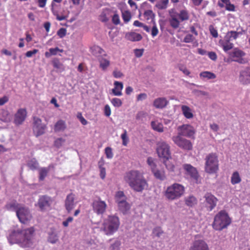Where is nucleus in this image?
I'll use <instances>...</instances> for the list:
<instances>
[{"label": "nucleus", "mask_w": 250, "mask_h": 250, "mask_svg": "<svg viewBox=\"0 0 250 250\" xmlns=\"http://www.w3.org/2000/svg\"><path fill=\"white\" fill-rule=\"evenodd\" d=\"M114 88L112 89V93L114 96H120L122 95V92L123 89V84L122 82L115 81L114 83Z\"/></svg>", "instance_id": "nucleus-22"}, {"label": "nucleus", "mask_w": 250, "mask_h": 250, "mask_svg": "<svg viewBox=\"0 0 250 250\" xmlns=\"http://www.w3.org/2000/svg\"><path fill=\"white\" fill-rule=\"evenodd\" d=\"M168 103V101L166 98L159 97L154 100L153 105L157 109H163L167 105Z\"/></svg>", "instance_id": "nucleus-19"}, {"label": "nucleus", "mask_w": 250, "mask_h": 250, "mask_svg": "<svg viewBox=\"0 0 250 250\" xmlns=\"http://www.w3.org/2000/svg\"><path fill=\"white\" fill-rule=\"evenodd\" d=\"M169 145L165 142L160 141L157 144V152L159 157L164 159L171 158Z\"/></svg>", "instance_id": "nucleus-9"}, {"label": "nucleus", "mask_w": 250, "mask_h": 250, "mask_svg": "<svg viewBox=\"0 0 250 250\" xmlns=\"http://www.w3.org/2000/svg\"><path fill=\"white\" fill-rule=\"evenodd\" d=\"M126 200V197L124 193L122 191H119L116 192L115 195V200L117 203H119L120 201H124Z\"/></svg>", "instance_id": "nucleus-39"}, {"label": "nucleus", "mask_w": 250, "mask_h": 250, "mask_svg": "<svg viewBox=\"0 0 250 250\" xmlns=\"http://www.w3.org/2000/svg\"><path fill=\"white\" fill-rule=\"evenodd\" d=\"M170 18L169 22L170 26L174 29H177L179 27L181 21L180 12H177L174 8L168 11Z\"/></svg>", "instance_id": "nucleus-11"}, {"label": "nucleus", "mask_w": 250, "mask_h": 250, "mask_svg": "<svg viewBox=\"0 0 250 250\" xmlns=\"http://www.w3.org/2000/svg\"><path fill=\"white\" fill-rule=\"evenodd\" d=\"M178 68L185 75H189L190 74L189 71L184 65H180L178 66Z\"/></svg>", "instance_id": "nucleus-62"}, {"label": "nucleus", "mask_w": 250, "mask_h": 250, "mask_svg": "<svg viewBox=\"0 0 250 250\" xmlns=\"http://www.w3.org/2000/svg\"><path fill=\"white\" fill-rule=\"evenodd\" d=\"M178 135L180 136H186L191 137L194 134V131L193 127L188 125H184L180 126L178 128Z\"/></svg>", "instance_id": "nucleus-17"}, {"label": "nucleus", "mask_w": 250, "mask_h": 250, "mask_svg": "<svg viewBox=\"0 0 250 250\" xmlns=\"http://www.w3.org/2000/svg\"><path fill=\"white\" fill-rule=\"evenodd\" d=\"M66 30L65 28H62L57 32V35L61 38L64 37L66 35Z\"/></svg>", "instance_id": "nucleus-63"}, {"label": "nucleus", "mask_w": 250, "mask_h": 250, "mask_svg": "<svg viewBox=\"0 0 250 250\" xmlns=\"http://www.w3.org/2000/svg\"><path fill=\"white\" fill-rule=\"evenodd\" d=\"M104 115L107 117H109L111 115V109L109 105L106 104L104 106Z\"/></svg>", "instance_id": "nucleus-64"}, {"label": "nucleus", "mask_w": 250, "mask_h": 250, "mask_svg": "<svg viewBox=\"0 0 250 250\" xmlns=\"http://www.w3.org/2000/svg\"><path fill=\"white\" fill-rule=\"evenodd\" d=\"M238 80L242 84L250 83V66L245 67L240 71Z\"/></svg>", "instance_id": "nucleus-16"}, {"label": "nucleus", "mask_w": 250, "mask_h": 250, "mask_svg": "<svg viewBox=\"0 0 250 250\" xmlns=\"http://www.w3.org/2000/svg\"><path fill=\"white\" fill-rule=\"evenodd\" d=\"M110 101L113 105L115 107H119L121 106L122 104V101L119 98H113L110 100Z\"/></svg>", "instance_id": "nucleus-52"}, {"label": "nucleus", "mask_w": 250, "mask_h": 250, "mask_svg": "<svg viewBox=\"0 0 250 250\" xmlns=\"http://www.w3.org/2000/svg\"><path fill=\"white\" fill-rule=\"evenodd\" d=\"M231 223L230 218L225 211L221 210L214 217L213 228L217 230H221L227 228Z\"/></svg>", "instance_id": "nucleus-6"}, {"label": "nucleus", "mask_w": 250, "mask_h": 250, "mask_svg": "<svg viewBox=\"0 0 250 250\" xmlns=\"http://www.w3.org/2000/svg\"><path fill=\"white\" fill-rule=\"evenodd\" d=\"M245 53L242 50L235 48L230 53V55L231 57L234 59L239 58L240 57H244L245 56Z\"/></svg>", "instance_id": "nucleus-34"}, {"label": "nucleus", "mask_w": 250, "mask_h": 250, "mask_svg": "<svg viewBox=\"0 0 250 250\" xmlns=\"http://www.w3.org/2000/svg\"><path fill=\"white\" fill-rule=\"evenodd\" d=\"M109 11L107 9H103L99 16V20L102 22H106L109 20L107 16L109 15Z\"/></svg>", "instance_id": "nucleus-36"}, {"label": "nucleus", "mask_w": 250, "mask_h": 250, "mask_svg": "<svg viewBox=\"0 0 250 250\" xmlns=\"http://www.w3.org/2000/svg\"><path fill=\"white\" fill-rule=\"evenodd\" d=\"M243 34V32H236L233 31H229L225 36L224 38L230 42L236 40L240 35Z\"/></svg>", "instance_id": "nucleus-26"}, {"label": "nucleus", "mask_w": 250, "mask_h": 250, "mask_svg": "<svg viewBox=\"0 0 250 250\" xmlns=\"http://www.w3.org/2000/svg\"><path fill=\"white\" fill-rule=\"evenodd\" d=\"M209 30L210 31V33L211 35L214 37V38H217L218 36V32L217 30H216L213 25H210L209 26Z\"/></svg>", "instance_id": "nucleus-57"}, {"label": "nucleus", "mask_w": 250, "mask_h": 250, "mask_svg": "<svg viewBox=\"0 0 250 250\" xmlns=\"http://www.w3.org/2000/svg\"><path fill=\"white\" fill-rule=\"evenodd\" d=\"M66 127L65 122L62 120H59L54 125L55 132H58L64 131Z\"/></svg>", "instance_id": "nucleus-28"}, {"label": "nucleus", "mask_w": 250, "mask_h": 250, "mask_svg": "<svg viewBox=\"0 0 250 250\" xmlns=\"http://www.w3.org/2000/svg\"><path fill=\"white\" fill-rule=\"evenodd\" d=\"M144 16L147 20L151 19L152 21H153L155 17V15L152 11L150 10L146 11L144 13Z\"/></svg>", "instance_id": "nucleus-53"}, {"label": "nucleus", "mask_w": 250, "mask_h": 250, "mask_svg": "<svg viewBox=\"0 0 250 250\" xmlns=\"http://www.w3.org/2000/svg\"><path fill=\"white\" fill-rule=\"evenodd\" d=\"M100 66L104 70L109 65V61L104 58H99Z\"/></svg>", "instance_id": "nucleus-41"}, {"label": "nucleus", "mask_w": 250, "mask_h": 250, "mask_svg": "<svg viewBox=\"0 0 250 250\" xmlns=\"http://www.w3.org/2000/svg\"><path fill=\"white\" fill-rule=\"evenodd\" d=\"M93 210L98 215H102L106 210V204L100 198L95 199L92 204Z\"/></svg>", "instance_id": "nucleus-12"}, {"label": "nucleus", "mask_w": 250, "mask_h": 250, "mask_svg": "<svg viewBox=\"0 0 250 250\" xmlns=\"http://www.w3.org/2000/svg\"><path fill=\"white\" fill-rule=\"evenodd\" d=\"M54 166L52 165H50L47 167H41L39 169V179L41 181H43L47 175V174L51 168H53Z\"/></svg>", "instance_id": "nucleus-25"}, {"label": "nucleus", "mask_w": 250, "mask_h": 250, "mask_svg": "<svg viewBox=\"0 0 250 250\" xmlns=\"http://www.w3.org/2000/svg\"><path fill=\"white\" fill-rule=\"evenodd\" d=\"M194 38L191 34L187 35L184 39V42L186 43H189L193 41Z\"/></svg>", "instance_id": "nucleus-60"}, {"label": "nucleus", "mask_w": 250, "mask_h": 250, "mask_svg": "<svg viewBox=\"0 0 250 250\" xmlns=\"http://www.w3.org/2000/svg\"><path fill=\"white\" fill-rule=\"evenodd\" d=\"M121 243L119 240H116L110 247V250H120V247Z\"/></svg>", "instance_id": "nucleus-54"}, {"label": "nucleus", "mask_w": 250, "mask_h": 250, "mask_svg": "<svg viewBox=\"0 0 250 250\" xmlns=\"http://www.w3.org/2000/svg\"><path fill=\"white\" fill-rule=\"evenodd\" d=\"M60 51L61 52H62V50H60L58 47L56 48H50L49 50V52H46L45 53V56L47 58L50 57L52 55H55L57 54V52Z\"/></svg>", "instance_id": "nucleus-44"}, {"label": "nucleus", "mask_w": 250, "mask_h": 250, "mask_svg": "<svg viewBox=\"0 0 250 250\" xmlns=\"http://www.w3.org/2000/svg\"><path fill=\"white\" fill-rule=\"evenodd\" d=\"M147 163L151 169L152 172L157 169L156 165L152 158L148 157L147 160Z\"/></svg>", "instance_id": "nucleus-45"}, {"label": "nucleus", "mask_w": 250, "mask_h": 250, "mask_svg": "<svg viewBox=\"0 0 250 250\" xmlns=\"http://www.w3.org/2000/svg\"><path fill=\"white\" fill-rule=\"evenodd\" d=\"M181 109L184 116L187 119H191L193 117L191 109L188 106L183 105L181 107Z\"/></svg>", "instance_id": "nucleus-30"}, {"label": "nucleus", "mask_w": 250, "mask_h": 250, "mask_svg": "<svg viewBox=\"0 0 250 250\" xmlns=\"http://www.w3.org/2000/svg\"><path fill=\"white\" fill-rule=\"evenodd\" d=\"M185 204L187 206L192 207L197 203V199L192 195L186 197L185 198Z\"/></svg>", "instance_id": "nucleus-31"}, {"label": "nucleus", "mask_w": 250, "mask_h": 250, "mask_svg": "<svg viewBox=\"0 0 250 250\" xmlns=\"http://www.w3.org/2000/svg\"><path fill=\"white\" fill-rule=\"evenodd\" d=\"M105 153L107 158L111 159L113 156L112 149L109 147H107L105 148Z\"/></svg>", "instance_id": "nucleus-61"}, {"label": "nucleus", "mask_w": 250, "mask_h": 250, "mask_svg": "<svg viewBox=\"0 0 250 250\" xmlns=\"http://www.w3.org/2000/svg\"><path fill=\"white\" fill-rule=\"evenodd\" d=\"M53 202L51 197L47 195H42L39 197L37 205L42 211H44L51 207Z\"/></svg>", "instance_id": "nucleus-10"}, {"label": "nucleus", "mask_w": 250, "mask_h": 250, "mask_svg": "<svg viewBox=\"0 0 250 250\" xmlns=\"http://www.w3.org/2000/svg\"><path fill=\"white\" fill-rule=\"evenodd\" d=\"M159 31L156 26L155 22H153V26L151 30V34L153 37L156 36L158 34Z\"/></svg>", "instance_id": "nucleus-58"}, {"label": "nucleus", "mask_w": 250, "mask_h": 250, "mask_svg": "<svg viewBox=\"0 0 250 250\" xmlns=\"http://www.w3.org/2000/svg\"><path fill=\"white\" fill-rule=\"evenodd\" d=\"M119 209L123 213H126L129 209L130 206L128 203H127L126 201H120L119 203H117Z\"/></svg>", "instance_id": "nucleus-32"}, {"label": "nucleus", "mask_w": 250, "mask_h": 250, "mask_svg": "<svg viewBox=\"0 0 250 250\" xmlns=\"http://www.w3.org/2000/svg\"><path fill=\"white\" fill-rule=\"evenodd\" d=\"M241 182V178L238 172H234L231 178V182L232 184L235 185Z\"/></svg>", "instance_id": "nucleus-40"}, {"label": "nucleus", "mask_w": 250, "mask_h": 250, "mask_svg": "<svg viewBox=\"0 0 250 250\" xmlns=\"http://www.w3.org/2000/svg\"><path fill=\"white\" fill-rule=\"evenodd\" d=\"M66 209L68 212H70L74 208V195L71 193L67 195L65 203Z\"/></svg>", "instance_id": "nucleus-21"}, {"label": "nucleus", "mask_w": 250, "mask_h": 250, "mask_svg": "<svg viewBox=\"0 0 250 250\" xmlns=\"http://www.w3.org/2000/svg\"><path fill=\"white\" fill-rule=\"evenodd\" d=\"M200 77L203 79L210 80L215 79L216 75L209 71H204L200 74Z\"/></svg>", "instance_id": "nucleus-35"}, {"label": "nucleus", "mask_w": 250, "mask_h": 250, "mask_svg": "<svg viewBox=\"0 0 250 250\" xmlns=\"http://www.w3.org/2000/svg\"><path fill=\"white\" fill-rule=\"evenodd\" d=\"M219 43L220 45L223 47L225 52H227L228 51L230 50L233 48V43L230 42V41L226 40L225 38L223 40H220L219 41Z\"/></svg>", "instance_id": "nucleus-24"}, {"label": "nucleus", "mask_w": 250, "mask_h": 250, "mask_svg": "<svg viewBox=\"0 0 250 250\" xmlns=\"http://www.w3.org/2000/svg\"><path fill=\"white\" fill-rule=\"evenodd\" d=\"M151 126L153 129L156 131L159 132H163L164 131L163 125L158 121H152L151 122Z\"/></svg>", "instance_id": "nucleus-33"}, {"label": "nucleus", "mask_w": 250, "mask_h": 250, "mask_svg": "<svg viewBox=\"0 0 250 250\" xmlns=\"http://www.w3.org/2000/svg\"><path fill=\"white\" fill-rule=\"evenodd\" d=\"M47 128L46 125L42 123V120L37 117L33 118V131L37 137L44 134Z\"/></svg>", "instance_id": "nucleus-8"}, {"label": "nucleus", "mask_w": 250, "mask_h": 250, "mask_svg": "<svg viewBox=\"0 0 250 250\" xmlns=\"http://www.w3.org/2000/svg\"><path fill=\"white\" fill-rule=\"evenodd\" d=\"M164 163L168 170L171 171L174 170V166L169 161V159H164Z\"/></svg>", "instance_id": "nucleus-48"}, {"label": "nucleus", "mask_w": 250, "mask_h": 250, "mask_svg": "<svg viewBox=\"0 0 250 250\" xmlns=\"http://www.w3.org/2000/svg\"><path fill=\"white\" fill-rule=\"evenodd\" d=\"M119 225L120 222L117 217L109 216L104 220L101 229L106 235H112L118 230Z\"/></svg>", "instance_id": "nucleus-5"}, {"label": "nucleus", "mask_w": 250, "mask_h": 250, "mask_svg": "<svg viewBox=\"0 0 250 250\" xmlns=\"http://www.w3.org/2000/svg\"><path fill=\"white\" fill-rule=\"evenodd\" d=\"M27 166L31 169L35 170L38 167L39 163L36 159H32L29 161Z\"/></svg>", "instance_id": "nucleus-43"}, {"label": "nucleus", "mask_w": 250, "mask_h": 250, "mask_svg": "<svg viewBox=\"0 0 250 250\" xmlns=\"http://www.w3.org/2000/svg\"><path fill=\"white\" fill-rule=\"evenodd\" d=\"M8 210H13L16 211V215L19 221L22 224H27L32 218V215L29 209L17 203H12L6 206Z\"/></svg>", "instance_id": "nucleus-3"}, {"label": "nucleus", "mask_w": 250, "mask_h": 250, "mask_svg": "<svg viewBox=\"0 0 250 250\" xmlns=\"http://www.w3.org/2000/svg\"><path fill=\"white\" fill-rule=\"evenodd\" d=\"M124 180L136 192H141L148 186L144 176L138 170H132L126 172Z\"/></svg>", "instance_id": "nucleus-2"}, {"label": "nucleus", "mask_w": 250, "mask_h": 250, "mask_svg": "<svg viewBox=\"0 0 250 250\" xmlns=\"http://www.w3.org/2000/svg\"><path fill=\"white\" fill-rule=\"evenodd\" d=\"M48 240L52 244L56 243L58 241V236L57 233L52 232L49 234Z\"/></svg>", "instance_id": "nucleus-42"}, {"label": "nucleus", "mask_w": 250, "mask_h": 250, "mask_svg": "<svg viewBox=\"0 0 250 250\" xmlns=\"http://www.w3.org/2000/svg\"><path fill=\"white\" fill-rule=\"evenodd\" d=\"M168 2V0H160L156 3V7L160 10L165 9L167 8Z\"/></svg>", "instance_id": "nucleus-38"}, {"label": "nucleus", "mask_w": 250, "mask_h": 250, "mask_svg": "<svg viewBox=\"0 0 250 250\" xmlns=\"http://www.w3.org/2000/svg\"><path fill=\"white\" fill-rule=\"evenodd\" d=\"M112 22L115 25H118L120 24V20L119 15L116 13L114 14V15L112 17Z\"/></svg>", "instance_id": "nucleus-59"}, {"label": "nucleus", "mask_w": 250, "mask_h": 250, "mask_svg": "<svg viewBox=\"0 0 250 250\" xmlns=\"http://www.w3.org/2000/svg\"><path fill=\"white\" fill-rule=\"evenodd\" d=\"M204 204L208 211H211L216 206L217 199L212 194L207 193L204 195Z\"/></svg>", "instance_id": "nucleus-15"}, {"label": "nucleus", "mask_w": 250, "mask_h": 250, "mask_svg": "<svg viewBox=\"0 0 250 250\" xmlns=\"http://www.w3.org/2000/svg\"><path fill=\"white\" fill-rule=\"evenodd\" d=\"M121 137L123 141V145L124 146H126L129 141V139L127 137V131L126 130H124V133L121 135Z\"/></svg>", "instance_id": "nucleus-51"}, {"label": "nucleus", "mask_w": 250, "mask_h": 250, "mask_svg": "<svg viewBox=\"0 0 250 250\" xmlns=\"http://www.w3.org/2000/svg\"><path fill=\"white\" fill-rule=\"evenodd\" d=\"M0 120L4 122L8 123L11 120V116L6 110H2L0 112Z\"/></svg>", "instance_id": "nucleus-27"}, {"label": "nucleus", "mask_w": 250, "mask_h": 250, "mask_svg": "<svg viewBox=\"0 0 250 250\" xmlns=\"http://www.w3.org/2000/svg\"><path fill=\"white\" fill-rule=\"evenodd\" d=\"M92 53L95 56L101 54L104 50L99 46H94L91 48Z\"/></svg>", "instance_id": "nucleus-46"}, {"label": "nucleus", "mask_w": 250, "mask_h": 250, "mask_svg": "<svg viewBox=\"0 0 250 250\" xmlns=\"http://www.w3.org/2000/svg\"><path fill=\"white\" fill-rule=\"evenodd\" d=\"M152 233L155 236L159 237L163 233V231L160 227H156L153 229Z\"/></svg>", "instance_id": "nucleus-56"}, {"label": "nucleus", "mask_w": 250, "mask_h": 250, "mask_svg": "<svg viewBox=\"0 0 250 250\" xmlns=\"http://www.w3.org/2000/svg\"><path fill=\"white\" fill-rule=\"evenodd\" d=\"M34 231L33 227L24 229H14L9 233L7 238L11 244H17L22 247H28L32 243Z\"/></svg>", "instance_id": "nucleus-1"}, {"label": "nucleus", "mask_w": 250, "mask_h": 250, "mask_svg": "<svg viewBox=\"0 0 250 250\" xmlns=\"http://www.w3.org/2000/svg\"><path fill=\"white\" fill-rule=\"evenodd\" d=\"M65 142V140L62 138H57L54 141V146L57 148H60Z\"/></svg>", "instance_id": "nucleus-50"}, {"label": "nucleus", "mask_w": 250, "mask_h": 250, "mask_svg": "<svg viewBox=\"0 0 250 250\" xmlns=\"http://www.w3.org/2000/svg\"><path fill=\"white\" fill-rule=\"evenodd\" d=\"M122 17L125 22H128L131 19V15L130 12L125 11L122 13Z\"/></svg>", "instance_id": "nucleus-55"}, {"label": "nucleus", "mask_w": 250, "mask_h": 250, "mask_svg": "<svg viewBox=\"0 0 250 250\" xmlns=\"http://www.w3.org/2000/svg\"><path fill=\"white\" fill-rule=\"evenodd\" d=\"M53 65L55 68L59 69L60 71H62L64 70L63 64L58 60H54L53 61Z\"/></svg>", "instance_id": "nucleus-47"}, {"label": "nucleus", "mask_w": 250, "mask_h": 250, "mask_svg": "<svg viewBox=\"0 0 250 250\" xmlns=\"http://www.w3.org/2000/svg\"><path fill=\"white\" fill-rule=\"evenodd\" d=\"M232 61L243 64H246L249 63V59L246 58H244L243 57H240L237 59H232Z\"/></svg>", "instance_id": "nucleus-49"}, {"label": "nucleus", "mask_w": 250, "mask_h": 250, "mask_svg": "<svg viewBox=\"0 0 250 250\" xmlns=\"http://www.w3.org/2000/svg\"><path fill=\"white\" fill-rule=\"evenodd\" d=\"M154 177L158 180L160 181H164L166 179V175L165 172L163 170L155 169L152 172Z\"/></svg>", "instance_id": "nucleus-29"}, {"label": "nucleus", "mask_w": 250, "mask_h": 250, "mask_svg": "<svg viewBox=\"0 0 250 250\" xmlns=\"http://www.w3.org/2000/svg\"><path fill=\"white\" fill-rule=\"evenodd\" d=\"M184 169L186 171L187 174L189 175L191 178L197 180L198 177V174L196 169L189 164L184 165Z\"/></svg>", "instance_id": "nucleus-20"}, {"label": "nucleus", "mask_w": 250, "mask_h": 250, "mask_svg": "<svg viewBox=\"0 0 250 250\" xmlns=\"http://www.w3.org/2000/svg\"><path fill=\"white\" fill-rule=\"evenodd\" d=\"M181 22L188 21L189 18L188 11L186 9H182L179 11Z\"/></svg>", "instance_id": "nucleus-37"}, {"label": "nucleus", "mask_w": 250, "mask_h": 250, "mask_svg": "<svg viewBox=\"0 0 250 250\" xmlns=\"http://www.w3.org/2000/svg\"><path fill=\"white\" fill-rule=\"evenodd\" d=\"M172 140L179 147L185 150H191L192 145L190 141L177 135L172 137Z\"/></svg>", "instance_id": "nucleus-13"}, {"label": "nucleus", "mask_w": 250, "mask_h": 250, "mask_svg": "<svg viewBox=\"0 0 250 250\" xmlns=\"http://www.w3.org/2000/svg\"><path fill=\"white\" fill-rule=\"evenodd\" d=\"M27 112L25 108L18 109L14 116V124L17 125H21L25 120Z\"/></svg>", "instance_id": "nucleus-18"}, {"label": "nucleus", "mask_w": 250, "mask_h": 250, "mask_svg": "<svg viewBox=\"0 0 250 250\" xmlns=\"http://www.w3.org/2000/svg\"><path fill=\"white\" fill-rule=\"evenodd\" d=\"M205 170L209 174L216 173L218 170V159L216 153L208 154L205 159Z\"/></svg>", "instance_id": "nucleus-7"}, {"label": "nucleus", "mask_w": 250, "mask_h": 250, "mask_svg": "<svg viewBox=\"0 0 250 250\" xmlns=\"http://www.w3.org/2000/svg\"><path fill=\"white\" fill-rule=\"evenodd\" d=\"M189 250H209L207 243L202 239L195 236L189 247Z\"/></svg>", "instance_id": "nucleus-14"}, {"label": "nucleus", "mask_w": 250, "mask_h": 250, "mask_svg": "<svg viewBox=\"0 0 250 250\" xmlns=\"http://www.w3.org/2000/svg\"><path fill=\"white\" fill-rule=\"evenodd\" d=\"M125 38L131 42L140 41L142 39L141 34L133 32H128L125 34Z\"/></svg>", "instance_id": "nucleus-23"}, {"label": "nucleus", "mask_w": 250, "mask_h": 250, "mask_svg": "<svg viewBox=\"0 0 250 250\" xmlns=\"http://www.w3.org/2000/svg\"><path fill=\"white\" fill-rule=\"evenodd\" d=\"M185 192V187L178 183H174L168 186L164 193L166 198L172 201L180 198Z\"/></svg>", "instance_id": "nucleus-4"}]
</instances>
